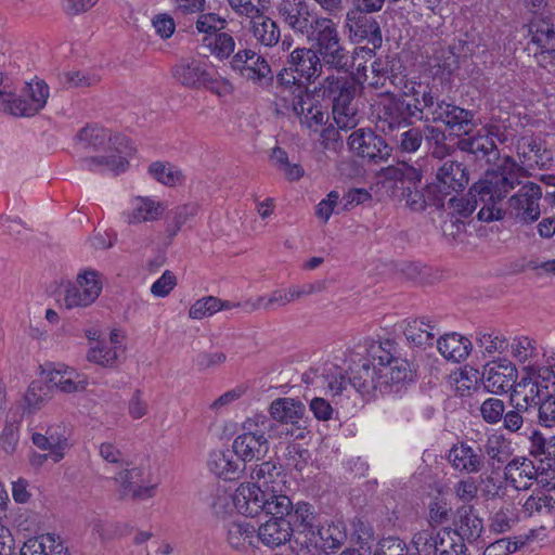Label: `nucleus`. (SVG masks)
<instances>
[{"label":"nucleus","instance_id":"1","mask_svg":"<svg viewBox=\"0 0 555 555\" xmlns=\"http://www.w3.org/2000/svg\"><path fill=\"white\" fill-rule=\"evenodd\" d=\"M521 168L514 158L504 156L500 158L496 168L487 171L485 177L473 185L469 194L473 203L463 197H452L448 205L454 212L462 217H468L480 203L482 206L478 212V219L485 222L502 220L505 216L503 199L519 185Z\"/></svg>","mask_w":555,"mask_h":555},{"label":"nucleus","instance_id":"2","mask_svg":"<svg viewBox=\"0 0 555 555\" xmlns=\"http://www.w3.org/2000/svg\"><path fill=\"white\" fill-rule=\"evenodd\" d=\"M77 139L83 147L105 150L107 155L88 157L82 160L85 168L94 172L113 171L119 173L128 166L127 158L134 152L126 137L112 135L99 126H87L79 131Z\"/></svg>","mask_w":555,"mask_h":555},{"label":"nucleus","instance_id":"3","mask_svg":"<svg viewBox=\"0 0 555 555\" xmlns=\"http://www.w3.org/2000/svg\"><path fill=\"white\" fill-rule=\"evenodd\" d=\"M378 182L390 195L412 211H423L428 203L429 185L422 184L423 172L405 162L382 168Z\"/></svg>","mask_w":555,"mask_h":555},{"label":"nucleus","instance_id":"4","mask_svg":"<svg viewBox=\"0 0 555 555\" xmlns=\"http://www.w3.org/2000/svg\"><path fill=\"white\" fill-rule=\"evenodd\" d=\"M377 374L376 361L364 359L350 369L348 379L333 365L325 367L321 374L317 371L306 373L302 378L307 384L325 387L333 396L341 395L351 385L361 396L371 398L378 393Z\"/></svg>","mask_w":555,"mask_h":555},{"label":"nucleus","instance_id":"5","mask_svg":"<svg viewBox=\"0 0 555 555\" xmlns=\"http://www.w3.org/2000/svg\"><path fill=\"white\" fill-rule=\"evenodd\" d=\"M417 88L413 85L411 88L404 87L402 95L385 93L378 96L375 103V126L385 135L393 137L412 125V118L418 116V105L408 101V96H417L421 93L422 85Z\"/></svg>","mask_w":555,"mask_h":555},{"label":"nucleus","instance_id":"6","mask_svg":"<svg viewBox=\"0 0 555 555\" xmlns=\"http://www.w3.org/2000/svg\"><path fill=\"white\" fill-rule=\"evenodd\" d=\"M422 99L415 98L420 120L442 122L456 134H467L475 127V113L440 99L431 89L421 91Z\"/></svg>","mask_w":555,"mask_h":555},{"label":"nucleus","instance_id":"7","mask_svg":"<svg viewBox=\"0 0 555 555\" xmlns=\"http://www.w3.org/2000/svg\"><path fill=\"white\" fill-rule=\"evenodd\" d=\"M315 92L333 103V116L338 128L351 129L357 126L358 108L354 103L357 85L354 79L332 74L320 82Z\"/></svg>","mask_w":555,"mask_h":555},{"label":"nucleus","instance_id":"8","mask_svg":"<svg viewBox=\"0 0 555 555\" xmlns=\"http://www.w3.org/2000/svg\"><path fill=\"white\" fill-rule=\"evenodd\" d=\"M312 41L311 49L317 52L320 61L331 69L347 70L349 52L345 48L336 23L327 16H317L314 29L307 37Z\"/></svg>","mask_w":555,"mask_h":555},{"label":"nucleus","instance_id":"9","mask_svg":"<svg viewBox=\"0 0 555 555\" xmlns=\"http://www.w3.org/2000/svg\"><path fill=\"white\" fill-rule=\"evenodd\" d=\"M237 513L255 517L261 512L270 515H284L292 508V501L285 494H272L260 485L242 483L234 491Z\"/></svg>","mask_w":555,"mask_h":555},{"label":"nucleus","instance_id":"10","mask_svg":"<svg viewBox=\"0 0 555 555\" xmlns=\"http://www.w3.org/2000/svg\"><path fill=\"white\" fill-rule=\"evenodd\" d=\"M520 379L516 382L509 392L508 401L522 405V409L531 412L540 403L541 390L547 389L550 382L555 376L553 365L527 364L520 369Z\"/></svg>","mask_w":555,"mask_h":555},{"label":"nucleus","instance_id":"11","mask_svg":"<svg viewBox=\"0 0 555 555\" xmlns=\"http://www.w3.org/2000/svg\"><path fill=\"white\" fill-rule=\"evenodd\" d=\"M103 289L102 274L91 268L80 270L75 281H68L60 293L62 307L67 310L92 306Z\"/></svg>","mask_w":555,"mask_h":555},{"label":"nucleus","instance_id":"12","mask_svg":"<svg viewBox=\"0 0 555 555\" xmlns=\"http://www.w3.org/2000/svg\"><path fill=\"white\" fill-rule=\"evenodd\" d=\"M173 78L189 89L206 88L219 95L230 91L231 85L225 80H219L209 70L207 63L196 60H182L172 67Z\"/></svg>","mask_w":555,"mask_h":555},{"label":"nucleus","instance_id":"13","mask_svg":"<svg viewBox=\"0 0 555 555\" xmlns=\"http://www.w3.org/2000/svg\"><path fill=\"white\" fill-rule=\"evenodd\" d=\"M365 11L358 8L350 10L346 14V28L352 41L360 43L366 41V47H360L354 50V55L372 57L376 49L382 46L383 38L378 22L367 15Z\"/></svg>","mask_w":555,"mask_h":555},{"label":"nucleus","instance_id":"14","mask_svg":"<svg viewBox=\"0 0 555 555\" xmlns=\"http://www.w3.org/2000/svg\"><path fill=\"white\" fill-rule=\"evenodd\" d=\"M292 528L293 540L301 553L311 552V540L319 526L314 508L306 502H298L284 514Z\"/></svg>","mask_w":555,"mask_h":555},{"label":"nucleus","instance_id":"15","mask_svg":"<svg viewBox=\"0 0 555 555\" xmlns=\"http://www.w3.org/2000/svg\"><path fill=\"white\" fill-rule=\"evenodd\" d=\"M541 186L533 182H527L507 201L508 212L517 222L528 224L537 221L541 215L540 201Z\"/></svg>","mask_w":555,"mask_h":555},{"label":"nucleus","instance_id":"16","mask_svg":"<svg viewBox=\"0 0 555 555\" xmlns=\"http://www.w3.org/2000/svg\"><path fill=\"white\" fill-rule=\"evenodd\" d=\"M230 66L240 75L260 86H269L274 81L271 67L267 60L250 49H244L233 54Z\"/></svg>","mask_w":555,"mask_h":555},{"label":"nucleus","instance_id":"17","mask_svg":"<svg viewBox=\"0 0 555 555\" xmlns=\"http://www.w3.org/2000/svg\"><path fill=\"white\" fill-rule=\"evenodd\" d=\"M281 106L286 111H292L302 126L313 131H318V128L327 120L326 113L307 88H297L295 96L283 102Z\"/></svg>","mask_w":555,"mask_h":555},{"label":"nucleus","instance_id":"18","mask_svg":"<svg viewBox=\"0 0 555 555\" xmlns=\"http://www.w3.org/2000/svg\"><path fill=\"white\" fill-rule=\"evenodd\" d=\"M516 153L520 164L515 159L514 162L521 168L519 178L525 175L526 168H547L553 162L552 152L547 150L545 142L532 133H525L517 140Z\"/></svg>","mask_w":555,"mask_h":555},{"label":"nucleus","instance_id":"19","mask_svg":"<svg viewBox=\"0 0 555 555\" xmlns=\"http://www.w3.org/2000/svg\"><path fill=\"white\" fill-rule=\"evenodd\" d=\"M268 411L273 422L280 427L282 425L292 426V429H287L286 435H291L295 439L305 437V428L300 426V423L306 415V406L300 400L289 397L276 398L270 403Z\"/></svg>","mask_w":555,"mask_h":555},{"label":"nucleus","instance_id":"20","mask_svg":"<svg viewBox=\"0 0 555 555\" xmlns=\"http://www.w3.org/2000/svg\"><path fill=\"white\" fill-rule=\"evenodd\" d=\"M119 483V495L122 499L145 500L155 494L156 482L151 479V473L144 467L122 469L115 478Z\"/></svg>","mask_w":555,"mask_h":555},{"label":"nucleus","instance_id":"21","mask_svg":"<svg viewBox=\"0 0 555 555\" xmlns=\"http://www.w3.org/2000/svg\"><path fill=\"white\" fill-rule=\"evenodd\" d=\"M276 9L283 23L294 33L308 37L314 29L318 15L307 0H281Z\"/></svg>","mask_w":555,"mask_h":555},{"label":"nucleus","instance_id":"22","mask_svg":"<svg viewBox=\"0 0 555 555\" xmlns=\"http://www.w3.org/2000/svg\"><path fill=\"white\" fill-rule=\"evenodd\" d=\"M350 150L370 162H385L391 156L392 147L371 129H358L348 138Z\"/></svg>","mask_w":555,"mask_h":555},{"label":"nucleus","instance_id":"23","mask_svg":"<svg viewBox=\"0 0 555 555\" xmlns=\"http://www.w3.org/2000/svg\"><path fill=\"white\" fill-rule=\"evenodd\" d=\"M388 347H390L389 341L373 344L369 349V356L373 361H378V364L384 363L388 374L401 389L415 379V370L405 359L393 357Z\"/></svg>","mask_w":555,"mask_h":555},{"label":"nucleus","instance_id":"24","mask_svg":"<svg viewBox=\"0 0 555 555\" xmlns=\"http://www.w3.org/2000/svg\"><path fill=\"white\" fill-rule=\"evenodd\" d=\"M518 370L508 359L488 362L483 366L482 378L488 390L499 395L512 391L517 382Z\"/></svg>","mask_w":555,"mask_h":555},{"label":"nucleus","instance_id":"25","mask_svg":"<svg viewBox=\"0 0 555 555\" xmlns=\"http://www.w3.org/2000/svg\"><path fill=\"white\" fill-rule=\"evenodd\" d=\"M49 87L43 80H31L26 82L23 89V96L15 95L11 116L31 117L39 113L47 104Z\"/></svg>","mask_w":555,"mask_h":555},{"label":"nucleus","instance_id":"26","mask_svg":"<svg viewBox=\"0 0 555 555\" xmlns=\"http://www.w3.org/2000/svg\"><path fill=\"white\" fill-rule=\"evenodd\" d=\"M167 205L151 196H134L128 207L121 212V218L128 225L155 222L162 219Z\"/></svg>","mask_w":555,"mask_h":555},{"label":"nucleus","instance_id":"27","mask_svg":"<svg viewBox=\"0 0 555 555\" xmlns=\"http://www.w3.org/2000/svg\"><path fill=\"white\" fill-rule=\"evenodd\" d=\"M70 429L64 424H55L47 428L46 434L34 433L33 443L40 450L49 451L54 463L60 462L69 449Z\"/></svg>","mask_w":555,"mask_h":555},{"label":"nucleus","instance_id":"28","mask_svg":"<svg viewBox=\"0 0 555 555\" xmlns=\"http://www.w3.org/2000/svg\"><path fill=\"white\" fill-rule=\"evenodd\" d=\"M532 42L540 49L539 63L543 66L555 60V17H535L531 22Z\"/></svg>","mask_w":555,"mask_h":555},{"label":"nucleus","instance_id":"29","mask_svg":"<svg viewBox=\"0 0 555 555\" xmlns=\"http://www.w3.org/2000/svg\"><path fill=\"white\" fill-rule=\"evenodd\" d=\"M448 461L452 468L461 474H477L485 467L481 448L475 449L464 441L453 444Z\"/></svg>","mask_w":555,"mask_h":555},{"label":"nucleus","instance_id":"30","mask_svg":"<svg viewBox=\"0 0 555 555\" xmlns=\"http://www.w3.org/2000/svg\"><path fill=\"white\" fill-rule=\"evenodd\" d=\"M504 480L517 491L529 490L537 478L533 461L526 456H516L504 466Z\"/></svg>","mask_w":555,"mask_h":555},{"label":"nucleus","instance_id":"31","mask_svg":"<svg viewBox=\"0 0 555 555\" xmlns=\"http://www.w3.org/2000/svg\"><path fill=\"white\" fill-rule=\"evenodd\" d=\"M437 189L440 193L449 195L452 192H462L469 182L466 167L455 160L444 162L437 170Z\"/></svg>","mask_w":555,"mask_h":555},{"label":"nucleus","instance_id":"32","mask_svg":"<svg viewBox=\"0 0 555 555\" xmlns=\"http://www.w3.org/2000/svg\"><path fill=\"white\" fill-rule=\"evenodd\" d=\"M287 64L300 78L306 79L309 83L319 78L323 67H325L317 52L305 47L293 50L288 55Z\"/></svg>","mask_w":555,"mask_h":555},{"label":"nucleus","instance_id":"33","mask_svg":"<svg viewBox=\"0 0 555 555\" xmlns=\"http://www.w3.org/2000/svg\"><path fill=\"white\" fill-rule=\"evenodd\" d=\"M403 325V334L408 343L424 349L434 345V339L440 332L437 323L426 317L406 319Z\"/></svg>","mask_w":555,"mask_h":555},{"label":"nucleus","instance_id":"34","mask_svg":"<svg viewBox=\"0 0 555 555\" xmlns=\"http://www.w3.org/2000/svg\"><path fill=\"white\" fill-rule=\"evenodd\" d=\"M273 516L257 529V541L269 547L280 546L293 537L292 528L285 516L281 514Z\"/></svg>","mask_w":555,"mask_h":555},{"label":"nucleus","instance_id":"35","mask_svg":"<svg viewBox=\"0 0 555 555\" xmlns=\"http://www.w3.org/2000/svg\"><path fill=\"white\" fill-rule=\"evenodd\" d=\"M240 460L234 449L214 450L209 454L207 466L208 469L218 477L235 479L242 472Z\"/></svg>","mask_w":555,"mask_h":555},{"label":"nucleus","instance_id":"36","mask_svg":"<svg viewBox=\"0 0 555 555\" xmlns=\"http://www.w3.org/2000/svg\"><path fill=\"white\" fill-rule=\"evenodd\" d=\"M48 382L51 387L64 393L80 392L86 390L88 379L76 370L65 365H59L48 374Z\"/></svg>","mask_w":555,"mask_h":555},{"label":"nucleus","instance_id":"37","mask_svg":"<svg viewBox=\"0 0 555 555\" xmlns=\"http://www.w3.org/2000/svg\"><path fill=\"white\" fill-rule=\"evenodd\" d=\"M469 132L459 140L457 147L470 154L476 155L477 157L487 158V162H491V159H496L499 156V151L495 142L492 137H489L482 128L476 131V133L468 135Z\"/></svg>","mask_w":555,"mask_h":555},{"label":"nucleus","instance_id":"38","mask_svg":"<svg viewBox=\"0 0 555 555\" xmlns=\"http://www.w3.org/2000/svg\"><path fill=\"white\" fill-rule=\"evenodd\" d=\"M251 478L260 485L262 490L272 494H283L285 486V476L282 474V467L272 461L262 462L251 472Z\"/></svg>","mask_w":555,"mask_h":555},{"label":"nucleus","instance_id":"39","mask_svg":"<svg viewBox=\"0 0 555 555\" xmlns=\"http://www.w3.org/2000/svg\"><path fill=\"white\" fill-rule=\"evenodd\" d=\"M472 347L470 340L457 333L446 334L437 339V348L440 354L453 362L464 361L468 357Z\"/></svg>","mask_w":555,"mask_h":555},{"label":"nucleus","instance_id":"40","mask_svg":"<svg viewBox=\"0 0 555 555\" xmlns=\"http://www.w3.org/2000/svg\"><path fill=\"white\" fill-rule=\"evenodd\" d=\"M232 448L235 450L236 455L243 462H246L263 457L269 450V442L266 439H261V437L259 438L242 430V434L234 439Z\"/></svg>","mask_w":555,"mask_h":555},{"label":"nucleus","instance_id":"41","mask_svg":"<svg viewBox=\"0 0 555 555\" xmlns=\"http://www.w3.org/2000/svg\"><path fill=\"white\" fill-rule=\"evenodd\" d=\"M257 530L253 524L246 520H235L229 524L227 541L236 551H245L248 546H255Z\"/></svg>","mask_w":555,"mask_h":555},{"label":"nucleus","instance_id":"42","mask_svg":"<svg viewBox=\"0 0 555 555\" xmlns=\"http://www.w3.org/2000/svg\"><path fill=\"white\" fill-rule=\"evenodd\" d=\"M242 430L246 433L259 437L261 439H266L269 442V439L281 437L283 431L280 430V426L273 422L270 414L266 415L263 413H255L248 416L242 423Z\"/></svg>","mask_w":555,"mask_h":555},{"label":"nucleus","instance_id":"43","mask_svg":"<svg viewBox=\"0 0 555 555\" xmlns=\"http://www.w3.org/2000/svg\"><path fill=\"white\" fill-rule=\"evenodd\" d=\"M199 48L204 55L209 53L222 61L234 53L235 40L230 34L220 30L215 36H203Z\"/></svg>","mask_w":555,"mask_h":555},{"label":"nucleus","instance_id":"44","mask_svg":"<svg viewBox=\"0 0 555 555\" xmlns=\"http://www.w3.org/2000/svg\"><path fill=\"white\" fill-rule=\"evenodd\" d=\"M251 18V33L254 38L264 47L275 46L281 37L279 25L262 13H257Z\"/></svg>","mask_w":555,"mask_h":555},{"label":"nucleus","instance_id":"45","mask_svg":"<svg viewBox=\"0 0 555 555\" xmlns=\"http://www.w3.org/2000/svg\"><path fill=\"white\" fill-rule=\"evenodd\" d=\"M314 535L315 538H312L311 540V551L338 548L347 538L344 528H341L340 525L333 522L326 526L319 525Z\"/></svg>","mask_w":555,"mask_h":555},{"label":"nucleus","instance_id":"46","mask_svg":"<svg viewBox=\"0 0 555 555\" xmlns=\"http://www.w3.org/2000/svg\"><path fill=\"white\" fill-rule=\"evenodd\" d=\"M459 522L455 530L462 540L469 542L477 540L483 529L482 519L479 518L472 505H464L457 509Z\"/></svg>","mask_w":555,"mask_h":555},{"label":"nucleus","instance_id":"47","mask_svg":"<svg viewBox=\"0 0 555 555\" xmlns=\"http://www.w3.org/2000/svg\"><path fill=\"white\" fill-rule=\"evenodd\" d=\"M64 545L53 534H41L27 540L21 555H63Z\"/></svg>","mask_w":555,"mask_h":555},{"label":"nucleus","instance_id":"48","mask_svg":"<svg viewBox=\"0 0 555 555\" xmlns=\"http://www.w3.org/2000/svg\"><path fill=\"white\" fill-rule=\"evenodd\" d=\"M551 501L548 491L535 489L522 503L521 512L526 517L553 518Z\"/></svg>","mask_w":555,"mask_h":555},{"label":"nucleus","instance_id":"49","mask_svg":"<svg viewBox=\"0 0 555 555\" xmlns=\"http://www.w3.org/2000/svg\"><path fill=\"white\" fill-rule=\"evenodd\" d=\"M481 451L492 466L505 463L512 454L511 442L502 434L496 433L487 437Z\"/></svg>","mask_w":555,"mask_h":555},{"label":"nucleus","instance_id":"50","mask_svg":"<svg viewBox=\"0 0 555 555\" xmlns=\"http://www.w3.org/2000/svg\"><path fill=\"white\" fill-rule=\"evenodd\" d=\"M511 356L520 364H539L535 360L539 357L537 341L528 336L515 337L508 346Z\"/></svg>","mask_w":555,"mask_h":555},{"label":"nucleus","instance_id":"51","mask_svg":"<svg viewBox=\"0 0 555 555\" xmlns=\"http://www.w3.org/2000/svg\"><path fill=\"white\" fill-rule=\"evenodd\" d=\"M119 347L109 346L106 340L93 341L87 353V360L104 367L117 364Z\"/></svg>","mask_w":555,"mask_h":555},{"label":"nucleus","instance_id":"52","mask_svg":"<svg viewBox=\"0 0 555 555\" xmlns=\"http://www.w3.org/2000/svg\"><path fill=\"white\" fill-rule=\"evenodd\" d=\"M435 555H463L465 544L455 530L443 528L436 533Z\"/></svg>","mask_w":555,"mask_h":555},{"label":"nucleus","instance_id":"53","mask_svg":"<svg viewBox=\"0 0 555 555\" xmlns=\"http://www.w3.org/2000/svg\"><path fill=\"white\" fill-rule=\"evenodd\" d=\"M295 74L296 73L291 67H287L280 70L276 75L275 95L280 99L281 104L285 101H289L292 96H295L297 88H307L299 79H297Z\"/></svg>","mask_w":555,"mask_h":555},{"label":"nucleus","instance_id":"54","mask_svg":"<svg viewBox=\"0 0 555 555\" xmlns=\"http://www.w3.org/2000/svg\"><path fill=\"white\" fill-rule=\"evenodd\" d=\"M396 149L401 153H416L424 141V133L420 127H406L401 132L395 133Z\"/></svg>","mask_w":555,"mask_h":555},{"label":"nucleus","instance_id":"55","mask_svg":"<svg viewBox=\"0 0 555 555\" xmlns=\"http://www.w3.org/2000/svg\"><path fill=\"white\" fill-rule=\"evenodd\" d=\"M21 415L18 410H10L7 416L5 426L0 435V446L8 453L12 454L18 442V423Z\"/></svg>","mask_w":555,"mask_h":555},{"label":"nucleus","instance_id":"56","mask_svg":"<svg viewBox=\"0 0 555 555\" xmlns=\"http://www.w3.org/2000/svg\"><path fill=\"white\" fill-rule=\"evenodd\" d=\"M149 172L155 180L167 186H175L183 181L181 170L169 163L155 162L150 165Z\"/></svg>","mask_w":555,"mask_h":555},{"label":"nucleus","instance_id":"57","mask_svg":"<svg viewBox=\"0 0 555 555\" xmlns=\"http://www.w3.org/2000/svg\"><path fill=\"white\" fill-rule=\"evenodd\" d=\"M529 453L535 459L543 456L555 466V436L547 439L541 431H532L530 436Z\"/></svg>","mask_w":555,"mask_h":555},{"label":"nucleus","instance_id":"58","mask_svg":"<svg viewBox=\"0 0 555 555\" xmlns=\"http://www.w3.org/2000/svg\"><path fill=\"white\" fill-rule=\"evenodd\" d=\"M477 346L482 353L493 357L495 353H503L508 349L507 338L499 332L479 333L476 338Z\"/></svg>","mask_w":555,"mask_h":555},{"label":"nucleus","instance_id":"59","mask_svg":"<svg viewBox=\"0 0 555 555\" xmlns=\"http://www.w3.org/2000/svg\"><path fill=\"white\" fill-rule=\"evenodd\" d=\"M209 505L214 513L221 517L231 514L234 509L236 511L234 493H230L221 487H218L211 494Z\"/></svg>","mask_w":555,"mask_h":555},{"label":"nucleus","instance_id":"60","mask_svg":"<svg viewBox=\"0 0 555 555\" xmlns=\"http://www.w3.org/2000/svg\"><path fill=\"white\" fill-rule=\"evenodd\" d=\"M509 410H505V416L502 418V427L509 434H521L525 428V414L529 411L522 409V405H517L508 401Z\"/></svg>","mask_w":555,"mask_h":555},{"label":"nucleus","instance_id":"61","mask_svg":"<svg viewBox=\"0 0 555 555\" xmlns=\"http://www.w3.org/2000/svg\"><path fill=\"white\" fill-rule=\"evenodd\" d=\"M516 514L512 504L502 505L490 518V529L495 533L508 531L516 522Z\"/></svg>","mask_w":555,"mask_h":555},{"label":"nucleus","instance_id":"62","mask_svg":"<svg viewBox=\"0 0 555 555\" xmlns=\"http://www.w3.org/2000/svg\"><path fill=\"white\" fill-rule=\"evenodd\" d=\"M505 410L504 401L495 397L486 399L479 409L481 418L489 425L499 424L505 416Z\"/></svg>","mask_w":555,"mask_h":555},{"label":"nucleus","instance_id":"63","mask_svg":"<svg viewBox=\"0 0 555 555\" xmlns=\"http://www.w3.org/2000/svg\"><path fill=\"white\" fill-rule=\"evenodd\" d=\"M49 386L33 382L25 395V403L29 412H36L50 400Z\"/></svg>","mask_w":555,"mask_h":555},{"label":"nucleus","instance_id":"64","mask_svg":"<svg viewBox=\"0 0 555 555\" xmlns=\"http://www.w3.org/2000/svg\"><path fill=\"white\" fill-rule=\"evenodd\" d=\"M414 551L410 555H435L436 534L434 530L424 529L416 532L412 539Z\"/></svg>","mask_w":555,"mask_h":555}]
</instances>
